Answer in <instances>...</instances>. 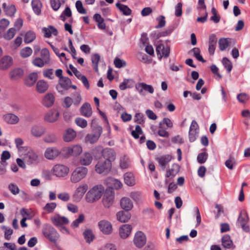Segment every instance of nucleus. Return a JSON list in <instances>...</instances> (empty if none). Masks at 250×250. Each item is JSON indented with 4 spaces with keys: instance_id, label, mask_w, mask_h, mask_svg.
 Masks as SVG:
<instances>
[{
    "instance_id": "nucleus-1",
    "label": "nucleus",
    "mask_w": 250,
    "mask_h": 250,
    "mask_svg": "<svg viewBox=\"0 0 250 250\" xmlns=\"http://www.w3.org/2000/svg\"><path fill=\"white\" fill-rule=\"evenodd\" d=\"M104 190V187L102 185L94 186L86 193L85 200L90 203L98 201L101 198Z\"/></svg>"
},
{
    "instance_id": "nucleus-2",
    "label": "nucleus",
    "mask_w": 250,
    "mask_h": 250,
    "mask_svg": "<svg viewBox=\"0 0 250 250\" xmlns=\"http://www.w3.org/2000/svg\"><path fill=\"white\" fill-rule=\"evenodd\" d=\"M42 233L46 239L53 243H56L59 238V234L57 231L50 224L44 225Z\"/></svg>"
},
{
    "instance_id": "nucleus-3",
    "label": "nucleus",
    "mask_w": 250,
    "mask_h": 250,
    "mask_svg": "<svg viewBox=\"0 0 250 250\" xmlns=\"http://www.w3.org/2000/svg\"><path fill=\"white\" fill-rule=\"evenodd\" d=\"M112 167L111 161L103 160L100 158L95 166L96 171L103 175H106L110 171Z\"/></svg>"
},
{
    "instance_id": "nucleus-4",
    "label": "nucleus",
    "mask_w": 250,
    "mask_h": 250,
    "mask_svg": "<svg viewBox=\"0 0 250 250\" xmlns=\"http://www.w3.org/2000/svg\"><path fill=\"white\" fill-rule=\"evenodd\" d=\"M87 172L88 169L85 167H79L76 168L71 174V181L73 183L79 182L86 176Z\"/></svg>"
},
{
    "instance_id": "nucleus-5",
    "label": "nucleus",
    "mask_w": 250,
    "mask_h": 250,
    "mask_svg": "<svg viewBox=\"0 0 250 250\" xmlns=\"http://www.w3.org/2000/svg\"><path fill=\"white\" fill-rule=\"evenodd\" d=\"M82 147L80 145H74L71 146L63 147L62 149V152L65 157L70 156H77L82 152Z\"/></svg>"
},
{
    "instance_id": "nucleus-6",
    "label": "nucleus",
    "mask_w": 250,
    "mask_h": 250,
    "mask_svg": "<svg viewBox=\"0 0 250 250\" xmlns=\"http://www.w3.org/2000/svg\"><path fill=\"white\" fill-rule=\"evenodd\" d=\"M161 42L162 41L160 40L157 42L156 44V51L160 60H161L162 57L165 58H168L170 52V46L167 45V46L165 47L164 44Z\"/></svg>"
},
{
    "instance_id": "nucleus-7",
    "label": "nucleus",
    "mask_w": 250,
    "mask_h": 250,
    "mask_svg": "<svg viewBox=\"0 0 250 250\" xmlns=\"http://www.w3.org/2000/svg\"><path fill=\"white\" fill-rule=\"evenodd\" d=\"M114 192L112 188H108L106 189L103 198V203L105 208H109L113 204Z\"/></svg>"
},
{
    "instance_id": "nucleus-8",
    "label": "nucleus",
    "mask_w": 250,
    "mask_h": 250,
    "mask_svg": "<svg viewBox=\"0 0 250 250\" xmlns=\"http://www.w3.org/2000/svg\"><path fill=\"white\" fill-rule=\"evenodd\" d=\"M249 217L247 213L245 211H241L237 219V225L241 226L243 230L246 232L250 231L249 226L247 225Z\"/></svg>"
},
{
    "instance_id": "nucleus-9",
    "label": "nucleus",
    "mask_w": 250,
    "mask_h": 250,
    "mask_svg": "<svg viewBox=\"0 0 250 250\" xmlns=\"http://www.w3.org/2000/svg\"><path fill=\"white\" fill-rule=\"evenodd\" d=\"M71 83V80L68 77H64L59 80L60 86L57 85L56 89L61 95H64L65 94V90H68L70 88V84Z\"/></svg>"
},
{
    "instance_id": "nucleus-10",
    "label": "nucleus",
    "mask_w": 250,
    "mask_h": 250,
    "mask_svg": "<svg viewBox=\"0 0 250 250\" xmlns=\"http://www.w3.org/2000/svg\"><path fill=\"white\" fill-rule=\"evenodd\" d=\"M133 242L137 248H142L146 242V238L144 233L141 231H137L135 234Z\"/></svg>"
},
{
    "instance_id": "nucleus-11",
    "label": "nucleus",
    "mask_w": 250,
    "mask_h": 250,
    "mask_svg": "<svg viewBox=\"0 0 250 250\" xmlns=\"http://www.w3.org/2000/svg\"><path fill=\"white\" fill-rule=\"evenodd\" d=\"M98 227L103 234L108 235L112 232V226L110 222L102 220L98 222Z\"/></svg>"
},
{
    "instance_id": "nucleus-12",
    "label": "nucleus",
    "mask_w": 250,
    "mask_h": 250,
    "mask_svg": "<svg viewBox=\"0 0 250 250\" xmlns=\"http://www.w3.org/2000/svg\"><path fill=\"white\" fill-rule=\"evenodd\" d=\"M69 168L63 165H56L53 167L54 174L57 177H63L67 175Z\"/></svg>"
},
{
    "instance_id": "nucleus-13",
    "label": "nucleus",
    "mask_w": 250,
    "mask_h": 250,
    "mask_svg": "<svg viewBox=\"0 0 250 250\" xmlns=\"http://www.w3.org/2000/svg\"><path fill=\"white\" fill-rule=\"evenodd\" d=\"M60 116V113L56 109H52L48 111L44 116V120L49 123L56 122Z\"/></svg>"
},
{
    "instance_id": "nucleus-14",
    "label": "nucleus",
    "mask_w": 250,
    "mask_h": 250,
    "mask_svg": "<svg viewBox=\"0 0 250 250\" xmlns=\"http://www.w3.org/2000/svg\"><path fill=\"white\" fill-rule=\"evenodd\" d=\"M135 88L140 94H142L144 91L148 92L150 94L154 93V90L151 85L147 84L145 83H138L135 84Z\"/></svg>"
},
{
    "instance_id": "nucleus-15",
    "label": "nucleus",
    "mask_w": 250,
    "mask_h": 250,
    "mask_svg": "<svg viewBox=\"0 0 250 250\" xmlns=\"http://www.w3.org/2000/svg\"><path fill=\"white\" fill-rule=\"evenodd\" d=\"M172 157L170 154H166L160 157L156 158V160L158 162L159 166L161 167L162 170H164L167 164L171 161Z\"/></svg>"
},
{
    "instance_id": "nucleus-16",
    "label": "nucleus",
    "mask_w": 250,
    "mask_h": 250,
    "mask_svg": "<svg viewBox=\"0 0 250 250\" xmlns=\"http://www.w3.org/2000/svg\"><path fill=\"white\" fill-rule=\"evenodd\" d=\"M24 70L20 67L12 69L9 73L10 79L12 81H17L22 78L24 75Z\"/></svg>"
},
{
    "instance_id": "nucleus-17",
    "label": "nucleus",
    "mask_w": 250,
    "mask_h": 250,
    "mask_svg": "<svg viewBox=\"0 0 250 250\" xmlns=\"http://www.w3.org/2000/svg\"><path fill=\"white\" fill-rule=\"evenodd\" d=\"M52 223L56 227L62 226L63 225H66L69 223L67 218L64 216H61L59 214H56L51 218Z\"/></svg>"
},
{
    "instance_id": "nucleus-18",
    "label": "nucleus",
    "mask_w": 250,
    "mask_h": 250,
    "mask_svg": "<svg viewBox=\"0 0 250 250\" xmlns=\"http://www.w3.org/2000/svg\"><path fill=\"white\" fill-rule=\"evenodd\" d=\"M101 154L102 155L100 158H102L103 160H109L111 161L115 159V153L111 148H106L103 149L101 151Z\"/></svg>"
},
{
    "instance_id": "nucleus-19",
    "label": "nucleus",
    "mask_w": 250,
    "mask_h": 250,
    "mask_svg": "<svg viewBox=\"0 0 250 250\" xmlns=\"http://www.w3.org/2000/svg\"><path fill=\"white\" fill-rule=\"evenodd\" d=\"M13 60L11 57L5 56L0 60V70H5L13 64Z\"/></svg>"
},
{
    "instance_id": "nucleus-20",
    "label": "nucleus",
    "mask_w": 250,
    "mask_h": 250,
    "mask_svg": "<svg viewBox=\"0 0 250 250\" xmlns=\"http://www.w3.org/2000/svg\"><path fill=\"white\" fill-rule=\"evenodd\" d=\"M60 153L61 152L57 147H48L45 151L44 156L47 159L53 160L56 158Z\"/></svg>"
},
{
    "instance_id": "nucleus-21",
    "label": "nucleus",
    "mask_w": 250,
    "mask_h": 250,
    "mask_svg": "<svg viewBox=\"0 0 250 250\" xmlns=\"http://www.w3.org/2000/svg\"><path fill=\"white\" fill-rule=\"evenodd\" d=\"M88 189V185L86 184L79 186L73 195L75 200H80Z\"/></svg>"
},
{
    "instance_id": "nucleus-22",
    "label": "nucleus",
    "mask_w": 250,
    "mask_h": 250,
    "mask_svg": "<svg viewBox=\"0 0 250 250\" xmlns=\"http://www.w3.org/2000/svg\"><path fill=\"white\" fill-rule=\"evenodd\" d=\"M217 39L215 34H211L209 37L208 53L210 56H213L216 49Z\"/></svg>"
},
{
    "instance_id": "nucleus-23",
    "label": "nucleus",
    "mask_w": 250,
    "mask_h": 250,
    "mask_svg": "<svg viewBox=\"0 0 250 250\" xmlns=\"http://www.w3.org/2000/svg\"><path fill=\"white\" fill-rule=\"evenodd\" d=\"M77 133L72 128L67 129L63 133L62 138L65 142H70L73 141L76 137Z\"/></svg>"
},
{
    "instance_id": "nucleus-24",
    "label": "nucleus",
    "mask_w": 250,
    "mask_h": 250,
    "mask_svg": "<svg viewBox=\"0 0 250 250\" xmlns=\"http://www.w3.org/2000/svg\"><path fill=\"white\" fill-rule=\"evenodd\" d=\"M132 226L129 224L123 225L119 229V234L121 238H126L130 234Z\"/></svg>"
},
{
    "instance_id": "nucleus-25",
    "label": "nucleus",
    "mask_w": 250,
    "mask_h": 250,
    "mask_svg": "<svg viewBox=\"0 0 250 250\" xmlns=\"http://www.w3.org/2000/svg\"><path fill=\"white\" fill-rule=\"evenodd\" d=\"M221 242L222 246L226 249H234L235 247L233 245L230 236L228 234H226L223 236L221 238Z\"/></svg>"
},
{
    "instance_id": "nucleus-26",
    "label": "nucleus",
    "mask_w": 250,
    "mask_h": 250,
    "mask_svg": "<svg viewBox=\"0 0 250 250\" xmlns=\"http://www.w3.org/2000/svg\"><path fill=\"white\" fill-rule=\"evenodd\" d=\"M42 32L45 38H50L52 35L57 36L58 34L57 29L52 25H49L48 27H43Z\"/></svg>"
},
{
    "instance_id": "nucleus-27",
    "label": "nucleus",
    "mask_w": 250,
    "mask_h": 250,
    "mask_svg": "<svg viewBox=\"0 0 250 250\" xmlns=\"http://www.w3.org/2000/svg\"><path fill=\"white\" fill-rule=\"evenodd\" d=\"M81 114L86 117H89L92 114V108L88 103H84L80 108Z\"/></svg>"
},
{
    "instance_id": "nucleus-28",
    "label": "nucleus",
    "mask_w": 250,
    "mask_h": 250,
    "mask_svg": "<svg viewBox=\"0 0 250 250\" xmlns=\"http://www.w3.org/2000/svg\"><path fill=\"white\" fill-rule=\"evenodd\" d=\"M54 101V95L52 93H48L43 98L42 103L45 107H50L53 105Z\"/></svg>"
},
{
    "instance_id": "nucleus-29",
    "label": "nucleus",
    "mask_w": 250,
    "mask_h": 250,
    "mask_svg": "<svg viewBox=\"0 0 250 250\" xmlns=\"http://www.w3.org/2000/svg\"><path fill=\"white\" fill-rule=\"evenodd\" d=\"M2 8L5 14L10 17H13L16 12V8L14 4L7 5L5 2L2 4Z\"/></svg>"
},
{
    "instance_id": "nucleus-30",
    "label": "nucleus",
    "mask_w": 250,
    "mask_h": 250,
    "mask_svg": "<svg viewBox=\"0 0 250 250\" xmlns=\"http://www.w3.org/2000/svg\"><path fill=\"white\" fill-rule=\"evenodd\" d=\"M120 205L122 208L126 211L131 210L133 206L132 201L127 197L122 198L120 201Z\"/></svg>"
},
{
    "instance_id": "nucleus-31",
    "label": "nucleus",
    "mask_w": 250,
    "mask_h": 250,
    "mask_svg": "<svg viewBox=\"0 0 250 250\" xmlns=\"http://www.w3.org/2000/svg\"><path fill=\"white\" fill-rule=\"evenodd\" d=\"M117 220L121 222H126L131 217L130 213L128 211H120L117 212Z\"/></svg>"
},
{
    "instance_id": "nucleus-32",
    "label": "nucleus",
    "mask_w": 250,
    "mask_h": 250,
    "mask_svg": "<svg viewBox=\"0 0 250 250\" xmlns=\"http://www.w3.org/2000/svg\"><path fill=\"white\" fill-rule=\"evenodd\" d=\"M93 160V157L91 153L85 152L80 158V162L81 165L83 166L89 165Z\"/></svg>"
},
{
    "instance_id": "nucleus-33",
    "label": "nucleus",
    "mask_w": 250,
    "mask_h": 250,
    "mask_svg": "<svg viewBox=\"0 0 250 250\" xmlns=\"http://www.w3.org/2000/svg\"><path fill=\"white\" fill-rule=\"evenodd\" d=\"M37 79V73L35 72L31 73L25 79L24 83L27 86H31L35 84Z\"/></svg>"
},
{
    "instance_id": "nucleus-34",
    "label": "nucleus",
    "mask_w": 250,
    "mask_h": 250,
    "mask_svg": "<svg viewBox=\"0 0 250 250\" xmlns=\"http://www.w3.org/2000/svg\"><path fill=\"white\" fill-rule=\"evenodd\" d=\"M180 166L178 164H174L172 166V168L167 170L166 176L167 178L174 177L180 171Z\"/></svg>"
},
{
    "instance_id": "nucleus-35",
    "label": "nucleus",
    "mask_w": 250,
    "mask_h": 250,
    "mask_svg": "<svg viewBox=\"0 0 250 250\" xmlns=\"http://www.w3.org/2000/svg\"><path fill=\"white\" fill-rule=\"evenodd\" d=\"M25 159L28 164L37 163L38 156L33 151H29L26 155Z\"/></svg>"
},
{
    "instance_id": "nucleus-36",
    "label": "nucleus",
    "mask_w": 250,
    "mask_h": 250,
    "mask_svg": "<svg viewBox=\"0 0 250 250\" xmlns=\"http://www.w3.org/2000/svg\"><path fill=\"white\" fill-rule=\"evenodd\" d=\"M116 7L125 16H129L132 13L131 9L128 6L118 2L116 3Z\"/></svg>"
},
{
    "instance_id": "nucleus-37",
    "label": "nucleus",
    "mask_w": 250,
    "mask_h": 250,
    "mask_svg": "<svg viewBox=\"0 0 250 250\" xmlns=\"http://www.w3.org/2000/svg\"><path fill=\"white\" fill-rule=\"evenodd\" d=\"M45 131V128L41 125H34L31 129L32 135L35 137H39L42 136Z\"/></svg>"
},
{
    "instance_id": "nucleus-38",
    "label": "nucleus",
    "mask_w": 250,
    "mask_h": 250,
    "mask_svg": "<svg viewBox=\"0 0 250 250\" xmlns=\"http://www.w3.org/2000/svg\"><path fill=\"white\" fill-rule=\"evenodd\" d=\"M124 182L128 186H133L135 184L134 174L131 172H126L124 174Z\"/></svg>"
},
{
    "instance_id": "nucleus-39",
    "label": "nucleus",
    "mask_w": 250,
    "mask_h": 250,
    "mask_svg": "<svg viewBox=\"0 0 250 250\" xmlns=\"http://www.w3.org/2000/svg\"><path fill=\"white\" fill-rule=\"evenodd\" d=\"M4 121L10 124H16L19 121V117L12 113L7 114L4 116Z\"/></svg>"
},
{
    "instance_id": "nucleus-40",
    "label": "nucleus",
    "mask_w": 250,
    "mask_h": 250,
    "mask_svg": "<svg viewBox=\"0 0 250 250\" xmlns=\"http://www.w3.org/2000/svg\"><path fill=\"white\" fill-rule=\"evenodd\" d=\"M31 5L33 11L37 15H40L41 14V8L42 4L40 0H32Z\"/></svg>"
},
{
    "instance_id": "nucleus-41",
    "label": "nucleus",
    "mask_w": 250,
    "mask_h": 250,
    "mask_svg": "<svg viewBox=\"0 0 250 250\" xmlns=\"http://www.w3.org/2000/svg\"><path fill=\"white\" fill-rule=\"evenodd\" d=\"M37 90L40 93L45 92L48 89V84L43 80H40L37 82L36 85Z\"/></svg>"
},
{
    "instance_id": "nucleus-42",
    "label": "nucleus",
    "mask_w": 250,
    "mask_h": 250,
    "mask_svg": "<svg viewBox=\"0 0 250 250\" xmlns=\"http://www.w3.org/2000/svg\"><path fill=\"white\" fill-rule=\"evenodd\" d=\"M93 68L95 72L98 71V64L100 60V56L98 53H95L92 55L91 57Z\"/></svg>"
},
{
    "instance_id": "nucleus-43",
    "label": "nucleus",
    "mask_w": 250,
    "mask_h": 250,
    "mask_svg": "<svg viewBox=\"0 0 250 250\" xmlns=\"http://www.w3.org/2000/svg\"><path fill=\"white\" fill-rule=\"evenodd\" d=\"M83 237L88 243H90L95 238V236L92 231L90 229H86L83 232Z\"/></svg>"
},
{
    "instance_id": "nucleus-44",
    "label": "nucleus",
    "mask_w": 250,
    "mask_h": 250,
    "mask_svg": "<svg viewBox=\"0 0 250 250\" xmlns=\"http://www.w3.org/2000/svg\"><path fill=\"white\" fill-rule=\"evenodd\" d=\"M36 38V34L32 31H29L25 34L24 41L26 43H29L33 42Z\"/></svg>"
},
{
    "instance_id": "nucleus-45",
    "label": "nucleus",
    "mask_w": 250,
    "mask_h": 250,
    "mask_svg": "<svg viewBox=\"0 0 250 250\" xmlns=\"http://www.w3.org/2000/svg\"><path fill=\"white\" fill-rule=\"evenodd\" d=\"M219 47L220 50H225L229 45V42L228 38H221L218 42Z\"/></svg>"
},
{
    "instance_id": "nucleus-46",
    "label": "nucleus",
    "mask_w": 250,
    "mask_h": 250,
    "mask_svg": "<svg viewBox=\"0 0 250 250\" xmlns=\"http://www.w3.org/2000/svg\"><path fill=\"white\" fill-rule=\"evenodd\" d=\"M57 207V204L55 202H51L47 203L43 207V209L46 213H52Z\"/></svg>"
},
{
    "instance_id": "nucleus-47",
    "label": "nucleus",
    "mask_w": 250,
    "mask_h": 250,
    "mask_svg": "<svg viewBox=\"0 0 250 250\" xmlns=\"http://www.w3.org/2000/svg\"><path fill=\"white\" fill-rule=\"evenodd\" d=\"M222 62L224 67L227 69L228 73H230L232 68V64L230 61L227 58L224 57Z\"/></svg>"
},
{
    "instance_id": "nucleus-48",
    "label": "nucleus",
    "mask_w": 250,
    "mask_h": 250,
    "mask_svg": "<svg viewBox=\"0 0 250 250\" xmlns=\"http://www.w3.org/2000/svg\"><path fill=\"white\" fill-rule=\"evenodd\" d=\"M16 30L15 28H9L7 32L3 35V37L6 40H10L15 36Z\"/></svg>"
},
{
    "instance_id": "nucleus-49",
    "label": "nucleus",
    "mask_w": 250,
    "mask_h": 250,
    "mask_svg": "<svg viewBox=\"0 0 250 250\" xmlns=\"http://www.w3.org/2000/svg\"><path fill=\"white\" fill-rule=\"evenodd\" d=\"M100 136L98 135H95L92 133L88 134L85 137V140L86 142L90 143L91 144H94L96 142Z\"/></svg>"
},
{
    "instance_id": "nucleus-50",
    "label": "nucleus",
    "mask_w": 250,
    "mask_h": 250,
    "mask_svg": "<svg viewBox=\"0 0 250 250\" xmlns=\"http://www.w3.org/2000/svg\"><path fill=\"white\" fill-rule=\"evenodd\" d=\"M42 58L44 61L46 63L50 61V54L48 49L43 48L41 52Z\"/></svg>"
},
{
    "instance_id": "nucleus-51",
    "label": "nucleus",
    "mask_w": 250,
    "mask_h": 250,
    "mask_svg": "<svg viewBox=\"0 0 250 250\" xmlns=\"http://www.w3.org/2000/svg\"><path fill=\"white\" fill-rule=\"evenodd\" d=\"M43 140L46 143H53L57 141V137L55 134L50 133L46 135Z\"/></svg>"
},
{
    "instance_id": "nucleus-52",
    "label": "nucleus",
    "mask_w": 250,
    "mask_h": 250,
    "mask_svg": "<svg viewBox=\"0 0 250 250\" xmlns=\"http://www.w3.org/2000/svg\"><path fill=\"white\" fill-rule=\"evenodd\" d=\"M9 24L8 20L2 19L0 21V38L2 36V32Z\"/></svg>"
},
{
    "instance_id": "nucleus-53",
    "label": "nucleus",
    "mask_w": 250,
    "mask_h": 250,
    "mask_svg": "<svg viewBox=\"0 0 250 250\" xmlns=\"http://www.w3.org/2000/svg\"><path fill=\"white\" fill-rule=\"evenodd\" d=\"M208 158V154L206 152L200 153L197 157V160L199 164L205 163Z\"/></svg>"
},
{
    "instance_id": "nucleus-54",
    "label": "nucleus",
    "mask_w": 250,
    "mask_h": 250,
    "mask_svg": "<svg viewBox=\"0 0 250 250\" xmlns=\"http://www.w3.org/2000/svg\"><path fill=\"white\" fill-rule=\"evenodd\" d=\"M192 51L193 52L194 56L198 61L202 62H206V60H204L203 57L200 55V50L199 48L194 47L192 49Z\"/></svg>"
},
{
    "instance_id": "nucleus-55",
    "label": "nucleus",
    "mask_w": 250,
    "mask_h": 250,
    "mask_svg": "<svg viewBox=\"0 0 250 250\" xmlns=\"http://www.w3.org/2000/svg\"><path fill=\"white\" fill-rule=\"evenodd\" d=\"M143 133V130L139 125H136L135 130L131 131L132 136L136 139H138L140 135H141Z\"/></svg>"
},
{
    "instance_id": "nucleus-56",
    "label": "nucleus",
    "mask_w": 250,
    "mask_h": 250,
    "mask_svg": "<svg viewBox=\"0 0 250 250\" xmlns=\"http://www.w3.org/2000/svg\"><path fill=\"white\" fill-rule=\"evenodd\" d=\"M32 53V50L29 47H26L21 50L20 55L22 58H27Z\"/></svg>"
},
{
    "instance_id": "nucleus-57",
    "label": "nucleus",
    "mask_w": 250,
    "mask_h": 250,
    "mask_svg": "<svg viewBox=\"0 0 250 250\" xmlns=\"http://www.w3.org/2000/svg\"><path fill=\"white\" fill-rule=\"evenodd\" d=\"M75 122L78 126L83 128L86 127L87 125L86 120L80 117L76 118Z\"/></svg>"
},
{
    "instance_id": "nucleus-58",
    "label": "nucleus",
    "mask_w": 250,
    "mask_h": 250,
    "mask_svg": "<svg viewBox=\"0 0 250 250\" xmlns=\"http://www.w3.org/2000/svg\"><path fill=\"white\" fill-rule=\"evenodd\" d=\"M145 117L144 115L141 113H138L135 114L134 121L139 124L143 125L145 123Z\"/></svg>"
},
{
    "instance_id": "nucleus-59",
    "label": "nucleus",
    "mask_w": 250,
    "mask_h": 250,
    "mask_svg": "<svg viewBox=\"0 0 250 250\" xmlns=\"http://www.w3.org/2000/svg\"><path fill=\"white\" fill-rule=\"evenodd\" d=\"M156 21H158V24L156 25L155 28L157 29L162 28L166 25L165 17L161 15L156 18Z\"/></svg>"
},
{
    "instance_id": "nucleus-60",
    "label": "nucleus",
    "mask_w": 250,
    "mask_h": 250,
    "mask_svg": "<svg viewBox=\"0 0 250 250\" xmlns=\"http://www.w3.org/2000/svg\"><path fill=\"white\" fill-rule=\"evenodd\" d=\"M72 101L75 105H79L82 100L81 96L80 93L75 92L73 94Z\"/></svg>"
},
{
    "instance_id": "nucleus-61",
    "label": "nucleus",
    "mask_w": 250,
    "mask_h": 250,
    "mask_svg": "<svg viewBox=\"0 0 250 250\" xmlns=\"http://www.w3.org/2000/svg\"><path fill=\"white\" fill-rule=\"evenodd\" d=\"M84 219V215L83 214H80L78 218L72 223L71 226L73 228H77L79 224L83 221Z\"/></svg>"
},
{
    "instance_id": "nucleus-62",
    "label": "nucleus",
    "mask_w": 250,
    "mask_h": 250,
    "mask_svg": "<svg viewBox=\"0 0 250 250\" xmlns=\"http://www.w3.org/2000/svg\"><path fill=\"white\" fill-rule=\"evenodd\" d=\"M76 7L78 12L82 14H86V10L83 8L81 0H77L76 2Z\"/></svg>"
},
{
    "instance_id": "nucleus-63",
    "label": "nucleus",
    "mask_w": 250,
    "mask_h": 250,
    "mask_svg": "<svg viewBox=\"0 0 250 250\" xmlns=\"http://www.w3.org/2000/svg\"><path fill=\"white\" fill-rule=\"evenodd\" d=\"M237 99L240 103H244L249 99V96L245 93H241L237 95Z\"/></svg>"
},
{
    "instance_id": "nucleus-64",
    "label": "nucleus",
    "mask_w": 250,
    "mask_h": 250,
    "mask_svg": "<svg viewBox=\"0 0 250 250\" xmlns=\"http://www.w3.org/2000/svg\"><path fill=\"white\" fill-rule=\"evenodd\" d=\"M8 189L14 195H17L20 192V189L15 184L11 183L8 186Z\"/></svg>"
}]
</instances>
